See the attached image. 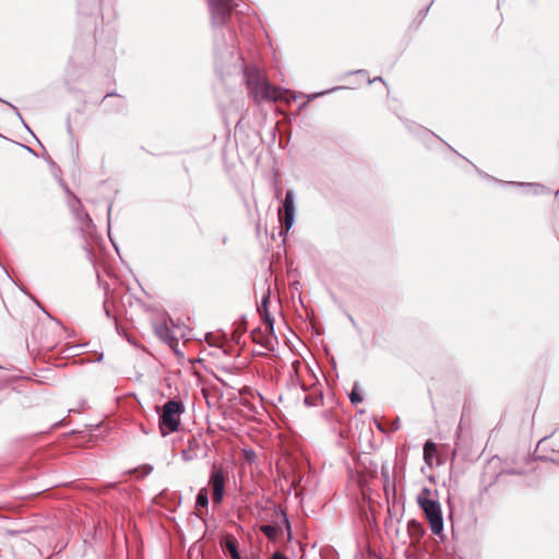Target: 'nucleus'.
Here are the masks:
<instances>
[{"mask_svg": "<svg viewBox=\"0 0 559 559\" xmlns=\"http://www.w3.org/2000/svg\"><path fill=\"white\" fill-rule=\"evenodd\" d=\"M235 40H236V33H235V31L228 28V41L226 43V45L229 44L231 46V49L228 51L230 55L234 53Z\"/></svg>", "mask_w": 559, "mask_h": 559, "instance_id": "obj_17", "label": "nucleus"}, {"mask_svg": "<svg viewBox=\"0 0 559 559\" xmlns=\"http://www.w3.org/2000/svg\"><path fill=\"white\" fill-rule=\"evenodd\" d=\"M7 104H8V105H9V106L14 110V112L16 114V116H17V117L23 121L22 116H21V114H20L19 109H17L14 105H12V104H10V103H7Z\"/></svg>", "mask_w": 559, "mask_h": 559, "instance_id": "obj_21", "label": "nucleus"}, {"mask_svg": "<svg viewBox=\"0 0 559 559\" xmlns=\"http://www.w3.org/2000/svg\"><path fill=\"white\" fill-rule=\"evenodd\" d=\"M213 27H221L227 24L233 10L238 5V0H207Z\"/></svg>", "mask_w": 559, "mask_h": 559, "instance_id": "obj_4", "label": "nucleus"}, {"mask_svg": "<svg viewBox=\"0 0 559 559\" xmlns=\"http://www.w3.org/2000/svg\"><path fill=\"white\" fill-rule=\"evenodd\" d=\"M490 180H491V181H496V182H498V183H500V182H501L500 180H498V179H496V178H493V177H490Z\"/></svg>", "mask_w": 559, "mask_h": 559, "instance_id": "obj_24", "label": "nucleus"}, {"mask_svg": "<svg viewBox=\"0 0 559 559\" xmlns=\"http://www.w3.org/2000/svg\"><path fill=\"white\" fill-rule=\"evenodd\" d=\"M507 183L512 185V186H519L524 189L525 193H528V194H540L544 192L550 193V190L540 183H524V182H514V181H509Z\"/></svg>", "mask_w": 559, "mask_h": 559, "instance_id": "obj_10", "label": "nucleus"}, {"mask_svg": "<svg viewBox=\"0 0 559 559\" xmlns=\"http://www.w3.org/2000/svg\"><path fill=\"white\" fill-rule=\"evenodd\" d=\"M260 531L269 538V539H276L278 536V533L281 532V527L278 525L273 524H265L261 525Z\"/></svg>", "mask_w": 559, "mask_h": 559, "instance_id": "obj_12", "label": "nucleus"}, {"mask_svg": "<svg viewBox=\"0 0 559 559\" xmlns=\"http://www.w3.org/2000/svg\"><path fill=\"white\" fill-rule=\"evenodd\" d=\"M323 93H317L312 95V98L318 97L319 95H322Z\"/></svg>", "mask_w": 559, "mask_h": 559, "instance_id": "obj_26", "label": "nucleus"}, {"mask_svg": "<svg viewBox=\"0 0 559 559\" xmlns=\"http://www.w3.org/2000/svg\"><path fill=\"white\" fill-rule=\"evenodd\" d=\"M270 559H287L285 555L280 551H275Z\"/></svg>", "mask_w": 559, "mask_h": 559, "instance_id": "obj_19", "label": "nucleus"}, {"mask_svg": "<svg viewBox=\"0 0 559 559\" xmlns=\"http://www.w3.org/2000/svg\"><path fill=\"white\" fill-rule=\"evenodd\" d=\"M104 311H105V313H106V316H107L108 318H110V317H111V314H110V310H109V308H108V304H107V301H105V302H104Z\"/></svg>", "mask_w": 559, "mask_h": 559, "instance_id": "obj_22", "label": "nucleus"}, {"mask_svg": "<svg viewBox=\"0 0 559 559\" xmlns=\"http://www.w3.org/2000/svg\"><path fill=\"white\" fill-rule=\"evenodd\" d=\"M374 81H381V82H382V79H381V78H374V79L372 80V82H374ZM369 83H371V81H370V80H369Z\"/></svg>", "mask_w": 559, "mask_h": 559, "instance_id": "obj_23", "label": "nucleus"}, {"mask_svg": "<svg viewBox=\"0 0 559 559\" xmlns=\"http://www.w3.org/2000/svg\"><path fill=\"white\" fill-rule=\"evenodd\" d=\"M269 300H270V293H267L266 295L263 296L261 305L258 306V311L263 317V319H264V321L266 323V330L271 334H273L274 333V320H273V318L271 317V314L269 313V310H267Z\"/></svg>", "mask_w": 559, "mask_h": 559, "instance_id": "obj_8", "label": "nucleus"}, {"mask_svg": "<svg viewBox=\"0 0 559 559\" xmlns=\"http://www.w3.org/2000/svg\"><path fill=\"white\" fill-rule=\"evenodd\" d=\"M227 474L221 466L213 465L210 474L209 484L212 487V500L215 504L223 501Z\"/></svg>", "mask_w": 559, "mask_h": 559, "instance_id": "obj_5", "label": "nucleus"}, {"mask_svg": "<svg viewBox=\"0 0 559 559\" xmlns=\"http://www.w3.org/2000/svg\"><path fill=\"white\" fill-rule=\"evenodd\" d=\"M431 493L428 487H424L417 496V503L423 510L431 532L440 535L443 531L441 506L438 500L431 498Z\"/></svg>", "mask_w": 559, "mask_h": 559, "instance_id": "obj_2", "label": "nucleus"}, {"mask_svg": "<svg viewBox=\"0 0 559 559\" xmlns=\"http://www.w3.org/2000/svg\"><path fill=\"white\" fill-rule=\"evenodd\" d=\"M437 454V447L432 441H427L424 444V460L426 464L431 465L432 460Z\"/></svg>", "mask_w": 559, "mask_h": 559, "instance_id": "obj_11", "label": "nucleus"}, {"mask_svg": "<svg viewBox=\"0 0 559 559\" xmlns=\"http://www.w3.org/2000/svg\"><path fill=\"white\" fill-rule=\"evenodd\" d=\"M407 532L411 536L412 544L419 543L420 538L425 534V530L421 523L416 520H411L407 523Z\"/></svg>", "mask_w": 559, "mask_h": 559, "instance_id": "obj_9", "label": "nucleus"}, {"mask_svg": "<svg viewBox=\"0 0 559 559\" xmlns=\"http://www.w3.org/2000/svg\"><path fill=\"white\" fill-rule=\"evenodd\" d=\"M195 504H197V507H200V508H206L207 507V504H209V492H207L206 488H202V489L199 490V492L197 495Z\"/></svg>", "mask_w": 559, "mask_h": 559, "instance_id": "obj_15", "label": "nucleus"}, {"mask_svg": "<svg viewBox=\"0 0 559 559\" xmlns=\"http://www.w3.org/2000/svg\"><path fill=\"white\" fill-rule=\"evenodd\" d=\"M509 474H521V472H515L514 469L510 471Z\"/></svg>", "mask_w": 559, "mask_h": 559, "instance_id": "obj_25", "label": "nucleus"}, {"mask_svg": "<svg viewBox=\"0 0 559 559\" xmlns=\"http://www.w3.org/2000/svg\"><path fill=\"white\" fill-rule=\"evenodd\" d=\"M283 523L286 525L287 530H290L289 520L284 511H281Z\"/></svg>", "mask_w": 559, "mask_h": 559, "instance_id": "obj_18", "label": "nucleus"}, {"mask_svg": "<svg viewBox=\"0 0 559 559\" xmlns=\"http://www.w3.org/2000/svg\"><path fill=\"white\" fill-rule=\"evenodd\" d=\"M71 211L75 217V219L81 224L82 228L85 230H90L93 226V221L90 217L88 213L82 206L81 201L74 197L73 202L70 204Z\"/></svg>", "mask_w": 559, "mask_h": 559, "instance_id": "obj_7", "label": "nucleus"}, {"mask_svg": "<svg viewBox=\"0 0 559 559\" xmlns=\"http://www.w3.org/2000/svg\"><path fill=\"white\" fill-rule=\"evenodd\" d=\"M225 548L229 552L231 559H242L240 552L238 551L236 540L233 538H227L225 540Z\"/></svg>", "mask_w": 559, "mask_h": 559, "instance_id": "obj_14", "label": "nucleus"}, {"mask_svg": "<svg viewBox=\"0 0 559 559\" xmlns=\"http://www.w3.org/2000/svg\"><path fill=\"white\" fill-rule=\"evenodd\" d=\"M156 334L164 341H174L175 337L171 335L170 329L167 326L166 323H160L155 326Z\"/></svg>", "mask_w": 559, "mask_h": 559, "instance_id": "obj_13", "label": "nucleus"}, {"mask_svg": "<svg viewBox=\"0 0 559 559\" xmlns=\"http://www.w3.org/2000/svg\"><path fill=\"white\" fill-rule=\"evenodd\" d=\"M295 193L293 190H287L283 202V211H280V218L286 233L295 223Z\"/></svg>", "mask_w": 559, "mask_h": 559, "instance_id": "obj_6", "label": "nucleus"}, {"mask_svg": "<svg viewBox=\"0 0 559 559\" xmlns=\"http://www.w3.org/2000/svg\"><path fill=\"white\" fill-rule=\"evenodd\" d=\"M305 404L308 406H313V405H316V401H314V399H312V396H306Z\"/></svg>", "mask_w": 559, "mask_h": 559, "instance_id": "obj_20", "label": "nucleus"}, {"mask_svg": "<svg viewBox=\"0 0 559 559\" xmlns=\"http://www.w3.org/2000/svg\"><path fill=\"white\" fill-rule=\"evenodd\" d=\"M243 76L248 91L255 103L262 100L277 102L284 98V95L288 93V91H283L271 85L263 73L254 67H246Z\"/></svg>", "mask_w": 559, "mask_h": 559, "instance_id": "obj_1", "label": "nucleus"}, {"mask_svg": "<svg viewBox=\"0 0 559 559\" xmlns=\"http://www.w3.org/2000/svg\"><path fill=\"white\" fill-rule=\"evenodd\" d=\"M357 389H358V385L355 384L352 392L349 393V400L353 404H357L362 401V397Z\"/></svg>", "mask_w": 559, "mask_h": 559, "instance_id": "obj_16", "label": "nucleus"}, {"mask_svg": "<svg viewBox=\"0 0 559 559\" xmlns=\"http://www.w3.org/2000/svg\"><path fill=\"white\" fill-rule=\"evenodd\" d=\"M183 412V403L179 400H169L163 405L162 413L159 415V430L162 436L165 437L168 433L178 430L180 416Z\"/></svg>", "mask_w": 559, "mask_h": 559, "instance_id": "obj_3", "label": "nucleus"}]
</instances>
